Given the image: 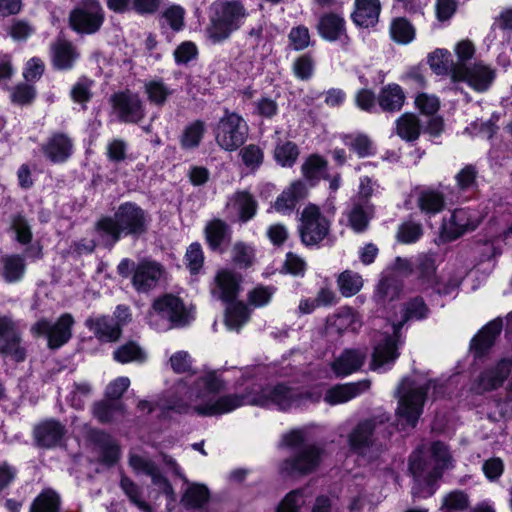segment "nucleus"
<instances>
[{
    "mask_svg": "<svg viewBox=\"0 0 512 512\" xmlns=\"http://www.w3.org/2000/svg\"><path fill=\"white\" fill-rule=\"evenodd\" d=\"M512 359L503 358L495 367L483 371L473 382L471 390L476 394H483L500 387L511 373Z\"/></svg>",
    "mask_w": 512,
    "mask_h": 512,
    "instance_id": "nucleus-17",
    "label": "nucleus"
},
{
    "mask_svg": "<svg viewBox=\"0 0 512 512\" xmlns=\"http://www.w3.org/2000/svg\"><path fill=\"white\" fill-rule=\"evenodd\" d=\"M89 437L101 463L110 467L118 462L120 447L109 434L95 430L91 431Z\"/></svg>",
    "mask_w": 512,
    "mask_h": 512,
    "instance_id": "nucleus-22",
    "label": "nucleus"
},
{
    "mask_svg": "<svg viewBox=\"0 0 512 512\" xmlns=\"http://www.w3.org/2000/svg\"><path fill=\"white\" fill-rule=\"evenodd\" d=\"M321 450L315 445L302 446L280 465V473L285 476H302L311 473L319 465Z\"/></svg>",
    "mask_w": 512,
    "mask_h": 512,
    "instance_id": "nucleus-15",
    "label": "nucleus"
},
{
    "mask_svg": "<svg viewBox=\"0 0 512 512\" xmlns=\"http://www.w3.org/2000/svg\"><path fill=\"white\" fill-rule=\"evenodd\" d=\"M22 332L19 323L11 316H0V354L11 357L16 362L26 358V349L22 346Z\"/></svg>",
    "mask_w": 512,
    "mask_h": 512,
    "instance_id": "nucleus-14",
    "label": "nucleus"
},
{
    "mask_svg": "<svg viewBox=\"0 0 512 512\" xmlns=\"http://www.w3.org/2000/svg\"><path fill=\"white\" fill-rule=\"evenodd\" d=\"M143 89L148 102L157 108L164 107L175 92L162 78L146 81Z\"/></svg>",
    "mask_w": 512,
    "mask_h": 512,
    "instance_id": "nucleus-34",
    "label": "nucleus"
},
{
    "mask_svg": "<svg viewBox=\"0 0 512 512\" xmlns=\"http://www.w3.org/2000/svg\"><path fill=\"white\" fill-rule=\"evenodd\" d=\"M431 386L434 389L436 388L435 383L431 380L422 382L416 379L404 378L401 381L396 390L398 397L396 415L400 421L411 427L416 426Z\"/></svg>",
    "mask_w": 512,
    "mask_h": 512,
    "instance_id": "nucleus-5",
    "label": "nucleus"
},
{
    "mask_svg": "<svg viewBox=\"0 0 512 512\" xmlns=\"http://www.w3.org/2000/svg\"><path fill=\"white\" fill-rule=\"evenodd\" d=\"M146 358V352L135 341H128L118 346L113 352V359L121 364L130 362L143 363Z\"/></svg>",
    "mask_w": 512,
    "mask_h": 512,
    "instance_id": "nucleus-39",
    "label": "nucleus"
},
{
    "mask_svg": "<svg viewBox=\"0 0 512 512\" xmlns=\"http://www.w3.org/2000/svg\"><path fill=\"white\" fill-rule=\"evenodd\" d=\"M94 417L101 423L111 422L116 413L123 412V405L114 401H99L94 403L92 409Z\"/></svg>",
    "mask_w": 512,
    "mask_h": 512,
    "instance_id": "nucleus-52",
    "label": "nucleus"
},
{
    "mask_svg": "<svg viewBox=\"0 0 512 512\" xmlns=\"http://www.w3.org/2000/svg\"><path fill=\"white\" fill-rule=\"evenodd\" d=\"M370 386L371 382L368 379L346 384H337L326 391L323 399L327 404L332 406L346 403L369 390Z\"/></svg>",
    "mask_w": 512,
    "mask_h": 512,
    "instance_id": "nucleus-23",
    "label": "nucleus"
},
{
    "mask_svg": "<svg viewBox=\"0 0 512 512\" xmlns=\"http://www.w3.org/2000/svg\"><path fill=\"white\" fill-rule=\"evenodd\" d=\"M186 264L191 273H197L203 266L204 255L201 245L197 242L189 245L185 255Z\"/></svg>",
    "mask_w": 512,
    "mask_h": 512,
    "instance_id": "nucleus-63",
    "label": "nucleus"
},
{
    "mask_svg": "<svg viewBox=\"0 0 512 512\" xmlns=\"http://www.w3.org/2000/svg\"><path fill=\"white\" fill-rule=\"evenodd\" d=\"M147 213L132 202L122 203L113 216L99 219L95 224L101 244L111 249L124 236L138 238L147 232Z\"/></svg>",
    "mask_w": 512,
    "mask_h": 512,
    "instance_id": "nucleus-2",
    "label": "nucleus"
},
{
    "mask_svg": "<svg viewBox=\"0 0 512 512\" xmlns=\"http://www.w3.org/2000/svg\"><path fill=\"white\" fill-rule=\"evenodd\" d=\"M421 133V124L418 117L412 113H405L396 120V134L407 142L417 140Z\"/></svg>",
    "mask_w": 512,
    "mask_h": 512,
    "instance_id": "nucleus-38",
    "label": "nucleus"
},
{
    "mask_svg": "<svg viewBox=\"0 0 512 512\" xmlns=\"http://www.w3.org/2000/svg\"><path fill=\"white\" fill-rule=\"evenodd\" d=\"M423 234V228L420 223L407 221L402 223L397 231V240L404 244H411L420 239Z\"/></svg>",
    "mask_w": 512,
    "mask_h": 512,
    "instance_id": "nucleus-56",
    "label": "nucleus"
},
{
    "mask_svg": "<svg viewBox=\"0 0 512 512\" xmlns=\"http://www.w3.org/2000/svg\"><path fill=\"white\" fill-rule=\"evenodd\" d=\"M104 22V11L97 0H81L70 12L69 25L80 34H94Z\"/></svg>",
    "mask_w": 512,
    "mask_h": 512,
    "instance_id": "nucleus-11",
    "label": "nucleus"
},
{
    "mask_svg": "<svg viewBox=\"0 0 512 512\" xmlns=\"http://www.w3.org/2000/svg\"><path fill=\"white\" fill-rule=\"evenodd\" d=\"M240 291V277L229 270L217 272L211 293L223 302H233Z\"/></svg>",
    "mask_w": 512,
    "mask_h": 512,
    "instance_id": "nucleus-24",
    "label": "nucleus"
},
{
    "mask_svg": "<svg viewBox=\"0 0 512 512\" xmlns=\"http://www.w3.org/2000/svg\"><path fill=\"white\" fill-rule=\"evenodd\" d=\"M193 315L183 301L172 294L156 299L148 314V322L157 331L184 327L193 320Z\"/></svg>",
    "mask_w": 512,
    "mask_h": 512,
    "instance_id": "nucleus-6",
    "label": "nucleus"
},
{
    "mask_svg": "<svg viewBox=\"0 0 512 512\" xmlns=\"http://www.w3.org/2000/svg\"><path fill=\"white\" fill-rule=\"evenodd\" d=\"M276 288L273 286H258L248 293V302L254 307H263L270 303Z\"/></svg>",
    "mask_w": 512,
    "mask_h": 512,
    "instance_id": "nucleus-58",
    "label": "nucleus"
},
{
    "mask_svg": "<svg viewBox=\"0 0 512 512\" xmlns=\"http://www.w3.org/2000/svg\"><path fill=\"white\" fill-rule=\"evenodd\" d=\"M380 12L379 0H355L351 18L358 27L373 28L379 22Z\"/></svg>",
    "mask_w": 512,
    "mask_h": 512,
    "instance_id": "nucleus-27",
    "label": "nucleus"
},
{
    "mask_svg": "<svg viewBox=\"0 0 512 512\" xmlns=\"http://www.w3.org/2000/svg\"><path fill=\"white\" fill-rule=\"evenodd\" d=\"M432 462L426 463L414 453L410 457L409 470L414 480L419 485H426L428 493L432 494V485L442 476L445 469L451 465V455L448 447L442 442H434L431 445Z\"/></svg>",
    "mask_w": 512,
    "mask_h": 512,
    "instance_id": "nucleus-8",
    "label": "nucleus"
},
{
    "mask_svg": "<svg viewBox=\"0 0 512 512\" xmlns=\"http://www.w3.org/2000/svg\"><path fill=\"white\" fill-rule=\"evenodd\" d=\"M414 26L403 17L395 18L390 24L391 38L399 44H409L415 38Z\"/></svg>",
    "mask_w": 512,
    "mask_h": 512,
    "instance_id": "nucleus-43",
    "label": "nucleus"
},
{
    "mask_svg": "<svg viewBox=\"0 0 512 512\" xmlns=\"http://www.w3.org/2000/svg\"><path fill=\"white\" fill-rule=\"evenodd\" d=\"M404 93L397 84L383 87L378 95V103L383 111L394 112L401 109L404 103Z\"/></svg>",
    "mask_w": 512,
    "mask_h": 512,
    "instance_id": "nucleus-36",
    "label": "nucleus"
},
{
    "mask_svg": "<svg viewBox=\"0 0 512 512\" xmlns=\"http://www.w3.org/2000/svg\"><path fill=\"white\" fill-rule=\"evenodd\" d=\"M343 142L360 158L368 157L374 153L373 143L365 134L345 135L343 137Z\"/></svg>",
    "mask_w": 512,
    "mask_h": 512,
    "instance_id": "nucleus-48",
    "label": "nucleus"
},
{
    "mask_svg": "<svg viewBox=\"0 0 512 512\" xmlns=\"http://www.w3.org/2000/svg\"><path fill=\"white\" fill-rule=\"evenodd\" d=\"M469 506V495L462 490H453L443 497L441 509L444 512H463Z\"/></svg>",
    "mask_w": 512,
    "mask_h": 512,
    "instance_id": "nucleus-47",
    "label": "nucleus"
},
{
    "mask_svg": "<svg viewBox=\"0 0 512 512\" xmlns=\"http://www.w3.org/2000/svg\"><path fill=\"white\" fill-rule=\"evenodd\" d=\"M401 291V285L393 278H383L378 283L373 295V300L379 306L396 299Z\"/></svg>",
    "mask_w": 512,
    "mask_h": 512,
    "instance_id": "nucleus-41",
    "label": "nucleus"
},
{
    "mask_svg": "<svg viewBox=\"0 0 512 512\" xmlns=\"http://www.w3.org/2000/svg\"><path fill=\"white\" fill-rule=\"evenodd\" d=\"M206 132V124L203 120H194L186 125L180 135L179 142L183 149L197 148Z\"/></svg>",
    "mask_w": 512,
    "mask_h": 512,
    "instance_id": "nucleus-37",
    "label": "nucleus"
},
{
    "mask_svg": "<svg viewBox=\"0 0 512 512\" xmlns=\"http://www.w3.org/2000/svg\"><path fill=\"white\" fill-rule=\"evenodd\" d=\"M496 78V70L483 61L475 62L468 67L459 66L452 72L454 82H465L471 89L483 93L490 89Z\"/></svg>",
    "mask_w": 512,
    "mask_h": 512,
    "instance_id": "nucleus-13",
    "label": "nucleus"
},
{
    "mask_svg": "<svg viewBox=\"0 0 512 512\" xmlns=\"http://www.w3.org/2000/svg\"><path fill=\"white\" fill-rule=\"evenodd\" d=\"M227 207L233 209L241 222L251 220L257 212V201L247 191H237L228 200Z\"/></svg>",
    "mask_w": 512,
    "mask_h": 512,
    "instance_id": "nucleus-31",
    "label": "nucleus"
},
{
    "mask_svg": "<svg viewBox=\"0 0 512 512\" xmlns=\"http://www.w3.org/2000/svg\"><path fill=\"white\" fill-rule=\"evenodd\" d=\"M417 206L426 214H436L444 207V197L437 191L424 189L418 193Z\"/></svg>",
    "mask_w": 512,
    "mask_h": 512,
    "instance_id": "nucleus-42",
    "label": "nucleus"
},
{
    "mask_svg": "<svg viewBox=\"0 0 512 512\" xmlns=\"http://www.w3.org/2000/svg\"><path fill=\"white\" fill-rule=\"evenodd\" d=\"M35 31L34 26L27 20H14L9 29L8 34L15 41H26Z\"/></svg>",
    "mask_w": 512,
    "mask_h": 512,
    "instance_id": "nucleus-62",
    "label": "nucleus"
},
{
    "mask_svg": "<svg viewBox=\"0 0 512 512\" xmlns=\"http://www.w3.org/2000/svg\"><path fill=\"white\" fill-rule=\"evenodd\" d=\"M209 499V491L206 486L193 484L185 491L181 502L189 508H199Z\"/></svg>",
    "mask_w": 512,
    "mask_h": 512,
    "instance_id": "nucleus-51",
    "label": "nucleus"
},
{
    "mask_svg": "<svg viewBox=\"0 0 512 512\" xmlns=\"http://www.w3.org/2000/svg\"><path fill=\"white\" fill-rule=\"evenodd\" d=\"M316 29L323 39L337 41L346 35L345 19L336 13H325L320 17Z\"/></svg>",
    "mask_w": 512,
    "mask_h": 512,
    "instance_id": "nucleus-30",
    "label": "nucleus"
},
{
    "mask_svg": "<svg viewBox=\"0 0 512 512\" xmlns=\"http://www.w3.org/2000/svg\"><path fill=\"white\" fill-rule=\"evenodd\" d=\"M307 193L308 188L306 184L301 180H296L276 198L273 207L277 212L291 213L297 203L307 196Z\"/></svg>",
    "mask_w": 512,
    "mask_h": 512,
    "instance_id": "nucleus-29",
    "label": "nucleus"
},
{
    "mask_svg": "<svg viewBox=\"0 0 512 512\" xmlns=\"http://www.w3.org/2000/svg\"><path fill=\"white\" fill-rule=\"evenodd\" d=\"M374 212V205L370 200L351 199L345 213L348 226L356 233L365 232L374 217Z\"/></svg>",
    "mask_w": 512,
    "mask_h": 512,
    "instance_id": "nucleus-21",
    "label": "nucleus"
},
{
    "mask_svg": "<svg viewBox=\"0 0 512 512\" xmlns=\"http://www.w3.org/2000/svg\"><path fill=\"white\" fill-rule=\"evenodd\" d=\"M450 56L449 51L445 49H436L435 51L428 54L427 62L430 68L437 75H444L449 71L448 58Z\"/></svg>",
    "mask_w": 512,
    "mask_h": 512,
    "instance_id": "nucleus-59",
    "label": "nucleus"
},
{
    "mask_svg": "<svg viewBox=\"0 0 512 512\" xmlns=\"http://www.w3.org/2000/svg\"><path fill=\"white\" fill-rule=\"evenodd\" d=\"M454 52L457 60L451 64V75L452 72H455L459 66L468 67L471 65L469 61L475 56L476 48L470 40L464 39L455 45Z\"/></svg>",
    "mask_w": 512,
    "mask_h": 512,
    "instance_id": "nucleus-50",
    "label": "nucleus"
},
{
    "mask_svg": "<svg viewBox=\"0 0 512 512\" xmlns=\"http://www.w3.org/2000/svg\"><path fill=\"white\" fill-rule=\"evenodd\" d=\"M366 358L365 349H345L331 363V369L337 377H345L360 370Z\"/></svg>",
    "mask_w": 512,
    "mask_h": 512,
    "instance_id": "nucleus-25",
    "label": "nucleus"
},
{
    "mask_svg": "<svg viewBox=\"0 0 512 512\" xmlns=\"http://www.w3.org/2000/svg\"><path fill=\"white\" fill-rule=\"evenodd\" d=\"M429 314V308L422 297H414L404 303L402 320L391 325L392 334L385 332L380 334L372 354L371 369L385 371L398 358L397 342L399 331L410 320H422Z\"/></svg>",
    "mask_w": 512,
    "mask_h": 512,
    "instance_id": "nucleus-3",
    "label": "nucleus"
},
{
    "mask_svg": "<svg viewBox=\"0 0 512 512\" xmlns=\"http://www.w3.org/2000/svg\"><path fill=\"white\" fill-rule=\"evenodd\" d=\"M475 224L470 223L468 214L464 209H456L450 219L443 224L442 237L452 241L463 235L466 231L474 230Z\"/></svg>",
    "mask_w": 512,
    "mask_h": 512,
    "instance_id": "nucleus-32",
    "label": "nucleus"
},
{
    "mask_svg": "<svg viewBox=\"0 0 512 512\" xmlns=\"http://www.w3.org/2000/svg\"><path fill=\"white\" fill-rule=\"evenodd\" d=\"M326 166L327 162L321 156L313 154L304 161L301 172L307 180L315 181L319 179Z\"/></svg>",
    "mask_w": 512,
    "mask_h": 512,
    "instance_id": "nucleus-55",
    "label": "nucleus"
},
{
    "mask_svg": "<svg viewBox=\"0 0 512 512\" xmlns=\"http://www.w3.org/2000/svg\"><path fill=\"white\" fill-rule=\"evenodd\" d=\"M65 433V426L55 419H46L34 428L36 444L43 448H52L60 444Z\"/></svg>",
    "mask_w": 512,
    "mask_h": 512,
    "instance_id": "nucleus-26",
    "label": "nucleus"
},
{
    "mask_svg": "<svg viewBox=\"0 0 512 512\" xmlns=\"http://www.w3.org/2000/svg\"><path fill=\"white\" fill-rule=\"evenodd\" d=\"M85 326L100 342H117L122 335L119 324L108 315H92L85 320Z\"/></svg>",
    "mask_w": 512,
    "mask_h": 512,
    "instance_id": "nucleus-20",
    "label": "nucleus"
},
{
    "mask_svg": "<svg viewBox=\"0 0 512 512\" xmlns=\"http://www.w3.org/2000/svg\"><path fill=\"white\" fill-rule=\"evenodd\" d=\"M128 463L136 474H145L151 479L160 471L153 460L136 453L129 454Z\"/></svg>",
    "mask_w": 512,
    "mask_h": 512,
    "instance_id": "nucleus-54",
    "label": "nucleus"
},
{
    "mask_svg": "<svg viewBox=\"0 0 512 512\" xmlns=\"http://www.w3.org/2000/svg\"><path fill=\"white\" fill-rule=\"evenodd\" d=\"M337 284L343 296L351 297L361 290L363 279L359 273L345 270L338 276Z\"/></svg>",
    "mask_w": 512,
    "mask_h": 512,
    "instance_id": "nucleus-46",
    "label": "nucleus"
},
{
    "mask_svg": "<svg viewBox=\"0 0 512 512\" xmlns=\"http://www.w3.org/2000/svg\"><path fill=\"white\" fill-rule=\"evenodd\" d=\"M304 502L303 490H294L286 495L276 512H299Z\"/></svg>",
    "mask_w": 512,
    "mask_h": 512,
    "instance_id": "nucleus-64",
    "label": "nucleus"
},
{
    "mask_svg": "<svg viewBox=\"0 0 512 512\" xmlns=\"http://www.w3.org/2000/svg\"><path fill=\"white\" fill-rule=\"evenodd\" d=\"M501 330V320H493L482 328L471 341V348L476 357L482 356L494 344Z\"/></svg>",
    "mask_w": 512,
    "mask_h": 512,
    "instance_id": "nucleus-33",
    "label": "nucleus"
},
{
    "mask_svg": "<svg viewBox=\"0 0 512 512\" xmlns=\"http://www.w3.org/2000/svg\"><path fill=\"white\" fill-rule=\"evenodd\" d=\"M50 57L56 70L67 71L75 66L80 58V52L71 41L58 37L50 45Z\"/></svg>",
    "mask_w": 512,
    "mask_h": 512,
    "instance_id": "nucleus-19",
    "label": "nucleus"
},
{
    "mask_svg": "<svg viewBox=\"0 0 512 512\" xmlns=\"http://www.w3.org/2000/svg\"><path fill=\"white\" fill-rule=\"evenodd\" d=\"M255 375L254 369L245 370L242 374L243 391L218 397L226 385L215 371L206 372L193 380H180L163 408L181 414L193 412L198 416H217L248 405L288 411L307 403H318L322 397L318 391L283 382L265 386L250 382Z\"/></svg>",
    "mask_w": 512,
    "mask_h": 512,
    "instance_id": "nucleus-1",
    "label": "nucleus"
},
{
    "mask_svg": "<svg viewBox=\"0 0 512 512\" xmlns=\"http://www.w3.org/2000/svg\"><path fill=\"white\" fill-rule=\"evenodd\" d=\"M120 487L127 495L130 501L135 504L143 512H152V508L148 503L141 498L140 487L132 481L129 477L122 475L120 480Z\"/></svg>",
    "mask_w": 512,
    "mask_h": 512,
    "instance_id": "nucleus-53",
    "label": "nucleus"
},
{
    "mask_svg": "<svg viewBox=\"0 0 512 512\" xmlns=\"http://www.w3.org/2000/svg\"><path fill=\"white\" fill-rule=\"evenodd\" d=\"M435 260L430 255H420L417 258L416 271L420 279L428 285H433L435 281Z\"/></svg>",
    "mask_w": 512,
    "mask_h": 512,
    "instance_id": "nucleus-57",
    "label": "nucleus"
},
{
    "mask_svg": "<svg viewBox=\"0 0 512 512\" xmlns=\"http://www.w3.org/2000/svg\"><path fill=\"white\" fill-rule=\"evenodd\" d=\"M250 311L243 302L229 303L225 324L230 330H239L249 319Z\"/></svg>",
    "mask_w": 512,
    "mask_h": 512,
    "instance_id": "nucleus-44",
    "label": "nucleus"
},
{
    "mask_svg": "<svg viewBox=\"0 0 512 512\" xmlns=\"http://www.w3.org/2000/svg\"><path fill=\"white\" fill-rule=\"evenodd\" d=\"M288 39L295 51L306 49L310 45V33L306 26L300 25L290 30Z\"/></svg>",
    "mask_w": 512,
    "mask_h": 512,
    "instance_id": "nucleus-61",
    "label": "nucleus"
},
{
    "mask_svg": "<svg viewBox=\"0 0 512 512\" xmlns=\"http://www.w3.org/2000/svg\"><path fill=\"white\" fill-rule=\"evenodd\" d=\"M390 415L386 412H378L371 417L361 420L348 436L349 445L358 454L365 455L370 449L378 450L381 439H386Z\"/></svg>",
    "mask_w": 512,
    "mask_h": 512,
    "instance_id": "nucleus-7",
    "label": "nucleus"
},
{
    "mask_svg": "<svg viewBox=\"0 0 512 512\" xmlns=\"http://www.w3.org/2000/svg\"><path fill=\"white\" fill-rule=\"evenodd\" d=\"M72 150V140L68 135L63 133H56L52 135L42 146L44 155L52 163L65 162L72 155Z\"/></svg>",
    "mask_w": 512,
    "mask_h": 512,
    "instance_id": "nucleus-28",
    "label": "nucleus"
},
{
    "mask_svg": "<svg viewBox=\"0 0 512 512\" xmlns=\"http://www.w3.org/2000/svg\"><path fill=\"white\" fill-rule=\"evenodd\" d=\"M113 111L123 123H139L145 117V106L137 93L130 90L115 93L111 97Z\"/></svg>",
    "mask_w": 512,
    "mask_h": 512,
    "instance_id": "nucleus-16",
    "label": "nucleus"
},
{
    "mask_svg": "<svg viewBox=\"0 0 512 512\" xmlns=\"http://www.w3.org/2000/svg\"><path fill=\"white\" fill-rule=\"evenodd\" d=\"M205 238L212 250H218L226 240H230V228L224 221L214 219L205 227Z\"/></svg>",
    "mask_w": 512,
    "mask_h": 512,
    "instance_id": "nucleus-40",
    "label": "nucleus"
},
{
    "mask_svg": "<svg viewBox=\"0 0 512 512\" xmlns=\"http://www.w3.org/2000/svg\"><path fill=\"white\" fill-rule=\"evenodd\" d=\"M331 222L314 204L307 205L300 218L299 234L307 247L319 246L330 234Z\"/></svg>",
    "mask_w": 512,
    "mask_h": 512,
    "instance_id": "nucleus-10",
    "label": "nucleus"
},
{
    "mask_svg": "<svg viewBox=\"0 0 512 512\" xmlns=\"http://www.w3.org/2000/svg\"><path fill=\"white\" fill-rule=\"evenodd\" d=\"M26 270L25 258L18 254L3 255L0 258V275L7 283L20 281Z\"/></svg>",
    "mask_w": 512,
    "mask_h": 512,
    "instance_id": "nucleus-35",
    "label": "nucleus"
},
{
    "mask_svg": "<svg viewBox=\"0 0 512 512\" xmlns=\"http://www.w3.org/2000/svg\"><path fill=\"white\" fill-rule=\"evenodd\" d=\"M314 60L311 56L304 54L299 56L293 63L295 76L303 81L309 80L314 73Z\"/></svg>",
    "mask_w": 512,
    "mask_h": 512,
    "instance_id": "nucleus-60",
    "label": "nucleus"
},
{
    "mask_svg": "<svg viewBox=\"0 0 512 512\" xmlns=\"http://www.w3.org/2000/svg\"><path fill=\"white\" fill-rule=\"evenodd\" d=\"M243 4L239 1H218L211 7L209 23L205 29L207 39L218 44L230 38L240 29L247 17Z\"/></svg>",
    "mask_w": 512,
    "mask_h": 512,
    "instance_id": "nucleus-4",
    "label": "nucleus"
},
{
    "mask_svg": "<svg viewBox=\"0 0 512 512\" xmlns=\"http://www.w3.org/2000/svg\"><path fill=\"white\" fill-rule=\"evenodd\" d=\"M248 131L245 119L238 113L225 108L224 115L215 128V140L222 149L235 151L245 143Z\"/></svg>",
    "mask_w": 512,
    "mask_h": 512,
    "instance_id": "nucleus-9",
    "label": "nucleus"
},
{
    "mask_svg": "<svg viewBox=\"0 0 512 512\" xmlns=\"http://www.w3.org/2000/svg\"><path fill=\"white\" fill-rule=\"evenodd\" d=\"M74 319L71 314L65 313L59 317L57 322L52 323L46 318L38 320L31 327V333L35 336H45L48 346L57 349L67 343L72 336L71 328Z\"/></svg>",
    "mask_w": 512,
    "mask_h": 512,
    "instance_id": "nucleus-12",
    "label": "nucleus"
},
{
    "mask_svg": "<svg viewBox=\"0 0 512 512\" xmlns=\"http://www.w3.org/2000/svg\"><path fill=\"white\" fill-rule=\"evenodd\" d=\"M299 148L292 141H278L274 149V158L282 167H292L299 156Z\"/></svg>",
    "mask_w": 512,
    "mask_h": 512,
    "instance_id": "nucleus-45",
    "label": "nucleus"
},
{
    "mask_svg": "<svg viewBox=\"0 0 512 512\" xmlns=\"http://www.w3.org/2000/svg\"><path fill=\"white\" fill-rule=\"evenodd\" d=\"M59 505V495L55 491L47 489L33 501L30 512H58Z\"/></svg>",
    "mask_w": 512,
    "mask_h": 512,
    "instance_id": "nucleus-49",
    "label": "nucleus"
},
{
    "mask_svg": "<svg viewBox=\"0 0 512 512\" xmlns=\"http://www.w3.org/2000/svg\"><path fill=\"white\" fill-rule=\"evenodd\" d=\"M162 275L163 268L159 263L144 259L133 269L132 285L136 291L145 293L158 285Z\"/></svg>",
    "mask_w": 512,
    "mask_h": 512,
    "instance_id": "nucleus-18",
    "label": "nucleus"
}]
</instances>
